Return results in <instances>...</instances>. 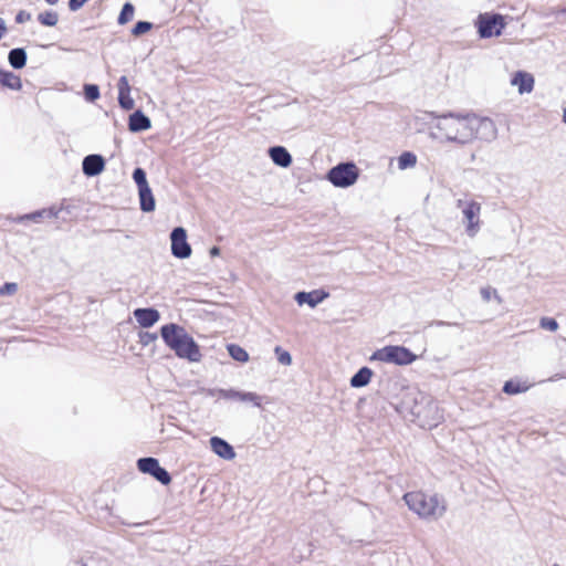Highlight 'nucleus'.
<instances>
[{"label":"nucleus","mask_w":566,"mask_h":566,"mask_svg":"<svg viewBox=\"0 0 566 566\" xmlns=\"http://www.w3.org/2000/svg\"><path fill=\"white\" fill-rule=\"evenodd\" d=\"M428 115L432 123L430 137L441 143L465 146L475 140L491 143L497 138V126L490 117L454 112Z\"/></svg>","instance_id":"nucleus-1"},{"label":"nucleus","mask_w":566,"mask_h":566,"mask_svg":"<svg viewBox=\"0 0 566 566\" xmlns=\"http://www.w3.org/2000/svg\"><path fill=\"white\" fill-rule=\"evenodd\" d=\"M401 408L423 429H433L443 420V413L438 403L420 390L409 391L401 401Z\"/></svg>","instance_id":"nucleus-2"},{"label":"nucleus","mask_w":566,"mask_h":566,"mask_svg":"<svg viewBox=\"0 0 566 566\" xmlns=\"http://www.w3.org/2000/svg\"><path fill=\"white\" fill-rule=\"evenodd\" d=\"M160 335L165 344L179 358L188 359L192 363L200 361L202 357L200 347L182 326L174 323L166 324L161 326Z\"/></svg>","instance_id":"nucleus-3"},{"label":"nucleus","mask_w":566,"mask_h":566,"mask_svg":"<svg viewBox=\"0 0 566 566\" xmlns=\"http://www.w3.org/2000/svg\"><path fill=\"white\" fill-rule=\"evenodd\" d=\"M402 499L408 509L423 520L436 521L446 512V503L438 494L412 491Z\"/></svg>","instance_id":"nucleus-4"},{"label":"nucleus","mask_w":566,"mask_h":566,"mask_svg":"<svg viewBox=\"0 0 566 566\" xmlns=\"http://www.w3.org/2000/svg\"><path fill=\"white\" fill-rule=\"evenodd\" d=\"M455 206L461 211L465 234L469 238H474L480 232L482 226V205L472 198H461L457 200Z\"/></svg>","instance_id":"nucleus-5"},{"label":"nucleus","mask_w":566,"mask_h":566,"mask_svg":"<svg viewBox=\"0 0 566 566\" xmlns=\"http://www.w3.org/2000/svg\"><path fill=\"white\" fill-rule=\"evenodd\" d=\"M418 356L405 346L387 345L375 350L369 357L370 361L407 366L416 361Z\"/></svg>","instance_id":"nucleus-6"},{"label":"nucleus","mask_w":566,"mask_h":566,"mask_svg":"<svg viewBox=\"0 0 566 566\" xmlns=\"http://www.w3.org/2000/svg\"><path fill=\"white\" fill-rule=\"evenodd\" d=\"M360 175V170L353 161L340 163L331 168L326 179L336 188H349L354 186Z\"/></svg>","instance_id":"nucleus-7"},{"label":"nucleus","mask_w":566,"mask_h":566,"mask_svg":"<svg viewBox=\"0 0 566 566\" xmlns=\"http://www.w3.org/2000/svg\"><path fill=\"white\" fill-rule=\"evenodd\" d=\"M475 25L478 28L479 35L483 39H488L500 36L502 34V30L506 25V21L505 17L501 14L485 12L478 17Z\"/></svg>","instance_id":"nucleus-8"},{"label":"nucleus","mask_w":566,"mask_h":566,"mask_svg":"<svg viewBox=\"0 0 566 566\" xmlns=\"http://www.w3.org/2000/svg\"><path fill=\"white\" fill-rule=\"evenodd\" d=\"M133 180L138 189L139 205L144 212H153L156 208V201L153 190L147 181L146 172L142 168H136L133 172Z\"/></svg>","instance_id":"nucleus-9"},{"label":"nucleus","mask_w":566,"mask_h":566,"mask_svg":"<svg viewBox=\"0 0 566 566\" xmlns=\"http://www.w3.org/2000/svg\"><path fill=\"white\" fill-rule=\"evenodd\" d=\"M171 253L178 259H188L191 253V247L187 241V231L182 227L175 228L170 233Z\"/></svg>","instance_id":"nucleus-10"},{"label":"nucleus","mask_w":566,"mask_h":566,"mask_svg":"<svg viewBox=\"0 0 566 566\" xmlns=\"http://www.w3.org/2000/svg\"><path fill=\"white\" fill-rule=\"evenodd\" d=\"M137 468L140 472L150 474L164 485H168L171 482L169 473L159 465L158 460L155 458L139 459L137 461Z\"/></svg>","instance_id":"nucleus-11"},{"label":"nucleus","mask_w":566,"mask_h":566,"mask_svg":"<svg viewBox=\"0 0 566 566\" xmlns=\"http://www.w3.org/2000/svg\"><path fill=\"white\" fill-rule=\"evenodd\" d=\"M219 396L227 400H235L244 403H251L256 408H261L263 397L253 391H243L238 389H220Z\"/></svg>","instance_id":"nucleus-12"},{"label":"nucleus","mask_w":566,"mask_h":566,"mask_svg":"<svg viewBox=\"0 0 566 566\" xmlns=\"http://www.w3.org/2000/svg\"><path fill=\"white\" fill-rule=\"evenodd\" d=\"M328 297L329 293L323 289H317L310 292H298L294 295V300L297 305H308L311 308L316 307Z\"/></svg>","instance_id":"nucleus-13"},{"label":"nucleus","mask_w":566,"mask_h":566,"mask_svg":"<svg viewBox=\"0 0 566 566\" xmlns=\"http://www.w3.org/2000/svg\"><path fill=\"white\" fill-rule=\"evenodd\" d=\"M511 85L517 88L518 94H530L534 90L535 78L526 71H517L512 75Z\"/></svg>","instance_id":"nucleus-14"},{"label":"nucleus","mask_w":566,"mask_h":566,"mask_svg":"<svg viewBox=\"0 0 566 566\" xmlns=\"http://www.w3.org/2000/svg\"><path fill=\"white\" fill-rule=\"evenodd\" d=\"M211 451L219 458L231 461L235 458V451L233 447L226 440L219 437H212L209 440Z\"/></svg>","instance_id":"nucleus-15"},{"label":"nucleus","mask_w":566,"mask_h":566,"mask_svg":"<svg viewBox=\"0 0 566 566\" xmlns=\"http://www.w3.org/2000/svg\"><path fill=\"white\" fill-rule=\"evenodd\" d=\"M83 172L88 176H97L105 168V160L101 155H88L83 159Z\"/></svg>","instance_id":"nucleus-16"},{"label":"nucleus","mask_w":566,"mask_h":566,"mask_svg":"<svg viewBox=\"0 0 566 566\" xmlns=\"http://www.w3.org/2000/svg\"><path fill=\"white\" fill-rule=\"evenodd\" d=\"M134 317L142 327L148 328L159 321L160 314L155 308H137L134 311Z\"/></svg>","instance_id":"nucleus-17"},{"label":"nucleus","mask_w":566,"mask_h":566,"mask_svg":"<svg viewBox=\"0 0 566 566\" xmlns=\"http://www.w3.org/2000/svg\"><path fill=\"white\" fill-rule=\"evenodd\" d=\"M268 155L274 165L281 168H289L292 165V156L283 146H273L268 150Z\"/></svg>","instance_id":"nucleus-18"},{"label":"nucleus","mask_w":566,"mask_h":566,"mask_svg":"<svg viewBox=\"0 0 566 566\" xmlns=\"http://www.w3.org/2000/svg\"><path fill=\"white\" fill-rule=\"evenodd\" d=\"M151 127L150 119L140 111L134 112L129 116L128 128L133 133L147 130Z\"/></svg>","instance_id":"nucleus-19"},{"label":"nucleus","mask_w":566,"mask_h":566,"mask_svg":"<svg viewBox=\"0 0 566 566\" xmlns=\"http://www.w3.org/2000/svg\"><path fill=\"white\" fill-rule=\"evenodd\" d=\"M371 377V369L368 367H363L350 378V386L354 388L365 387L370 382Z\"/></svg>","instance_id":"nucleus-20"},{"label":"nucleus","mask_w":566,"mask_h":566,"mask_svg":"<svg viewBox=\"0 0 566 566\" xmlns=\"http://www.w3.org/2000/svg\"><path fill=\"white\" fill-rule=\"evenodd\" d=\"M531 385L521 380H507L503 386V391L507 395H517L527 391Z\"/></svg>","instance_id":"nucleus-21"},{"label":"nucleus","mask_w":566,"mask_h":566,"mask_svg":"<svg viewBox=\"0 0 566 566\" xmlns=\"http://www.w3.org/2000/svg\"><path fill=\"white\" fill-rule=\"evenodd\" d=\"M8 60L13 69H22L27 62V53L23 49H13L9 52Z\"/></svg>","instance_id":"nucleus-22"},{"label":"nucleus","mask_w":566,"mask_h":566,"mask_svg":"<svg viewBox=\"0 0 566 566\" xmlns=\"http://www.w3.org/2000/svg\"><path fill=\"white\" fill-rule=\"evenodd\" d=\"M417 161H418V158L413 153L403 151L397 158L398 169L406 170V169L413 168L417 165Z\"/></svg>","instance_id":"nucleus-23"},{"label":"nucleus","mask_w":566,"mask_h":566,"mask_svg":"<svg viewBox=\"0 0 566 566\" xmlns=\"http://www.w3.org/2000/svg\"><path fill=\"white\" fill-rule=\"evenodd\" d=\"M0 83L11 90L21 88V80L11 72L0 70Z\"/></svg>","instance_id":"nucleus-24"},{"label":"nucleus","mask_w":566,"mask_h":566,"mask_svg":"<svg viewBox=\"0 0 566 566\" xmlns=\"http://www.w3.org/2000/svg\"><path fill=\"white\" fill-rule=\"evenodd\" d=\"M227 349L231 358L239 363H248L250 359L248 352L239 345L230 344Z\"/></svg>","instance_id":"nucleus-25"},{"label":"nucleus","mask_w":566,"mask_h":566,"mask_svg":"<svg viewBox=\"0 0 566 566\" xmlns=\"http://www.w3.org/2000/svg\"><path fill=\"white\" fill-rule=\"evenodd\" d=\"M480 295L482 300L486 303L491 301H495L497 304L503 303L502 296L499 294L497 290L492 286H484L480 290Z\"/></svg>","instance_id":"nucleus-26"},{"label":"nucleus","mask_w":566,"mask_h":566,"mask_svg":"<svg viewBox=\"0 0 566 566\" xmlns=\"http://www.w3.org/2000/svg\"><path fill=\"white\" fill-rule=\"evenodd\" d=\"M112 563L108 558L102 555H91L80 560V566H111Z\"/></svg>","instance_id":"nucleus-27"},{"label":"nucleus","mask_w":566,"mask_h":566,"mask_svg":"<svg viewBox=\"0 0 566 566\" xmlns=\"http://www.w3.org/2000/svg\"><path fill=\"white\" fill-rule=\"evenodd\" d=\"M38 20L43 25L54 27L59 21V17H57V13L54 11H45L38 15Z\"/></svg>","instance_id":"nucleus-28"},{"label":"nucleus","mask_w":566,"mask_h":566,"mask_svg":"<svg viewBox=\"0 0 566 566\" xmlns=\"http://www.w3.org/2000/svg\"><path fill=\"white\" fill-rule=\"evenodd\" d=\"M134 7L133 4L130 3H125L122 11H120V14L118 17V23L119 24H125L127 23L128 21H130L134 17Z\"/></svg>","instance_id":"nucleus-29"},{"label":"nucleus","mask_w":566,"mask_h":566,"mask_svg":"<svg viewBox=\"0 0 566 566\" xmlns=\"http://www.w3.org/2000/svg\"><path fill=\"white\" fill-rule=\"evenodd\" d=\"M43 217H54V218H56L57 217V211H55L54 209L41 210V211H36L34 213H31V214H27V216L22 217V219H29V220L38 222Z\"/></svg>","instance_id":"nucleus-30"},{"label":"nucleus","mask_w":566,"mask_h":566,"mask_svg":"<svg viewBox=\"0 0 566 566\" xmlns=\"http://www.w3.org/2000/svg\"><path fill=\"white\" fill-rule=\"evenodd\" d=\"M119 106L125 111H130L135 107V101L130 96V93L118 94Z\"/></svg>","instance_id":"nucleus-31"},{"label":"nucleus","mask_w":566,"mask_h":566,"mask_svg":"<svg viewBox=\"0 0 566 566\" xmlns=\"http://www.w3.org/2000/svg\"><path fill=\"white\" fill-rule=\"evenodd\" d=\"M277 361L284 366H290L292 364V356L287 350L282 349L280 346L274 349Z\"/></svg>","instance_id":"nucleus-32"},{"label":"nucleus","mask_w":566,"mask_h":566,"mask_svg":"<svg viewBox=\"0 0 566 566\" xmlns=\"http://www.w3.org/2000/svg\"><path fill=\"white\" fill-rule=\"evenodd\" d=\"M85 98L87 101L94 102L99 97L98 86L93 84H87L84 87Z\"/></svg>","instance_id":"nucleus-33"},{"label":"nucleus","mask_w":566,"mask_h":566,"mask_svg":"<svg viewBox=\"0 0 566 566\" xmlns=\"http://www.w3.org/2000/svg\"><path fill=\"white\" fill-rule=\"evenodd\" d=\"M151 23L146 21H139L136 23V25L133 29V34L135 36H139L142 34L147 33L151 29Z\"/></svg>","instance_id":"nucleus-34"},{"label":"nucleus","mask_w":566,"mask_h":566,"mask_svg":"<svg viewBox=\"0 0 566 566\" xmlns=\"http://www.w3.org/2000/svg\"><path fill=\"white\" fill-rule=\"evenodd\" d=\"M539 326L544 329L556 332L558 329V323L556 319L551 317H543L539 321Z\"/></svg>","instance_id":"nucleus-35"},{"label":"nucleus","mask_w":566,"mask_h":566,"mask_svg":"<svg viewBox=\"0 0 566 566\" xmlns=\"http://www.w3.org/2000/svg\"><path fill=\"white\" fill-rule=\"evenodd\" d=\"M117 87H118V94L130 93V85H129L128 78L126 76L119 77Z\"/></svg>","instance_id":"nucleus-36"},{"label":"nucleus","mask_w":566,"mask_h":566,"mask_svg":"<svg viewBox=\"0 0 566 566\" xmlns=\"http://www.w3.org/2000/svg\"><path fill=\"white\" fill-rule=\"evenodd\" d=\"M18 285L17 283H6L0 287V295H12L17 292Z\"/></svg>","instance_id":"nucleus-37"},{"label":"nucleus","mask_w":566,"mask_h":566,"mask_svg":"<svg viewBox=\"0 0 566 566\" xmlns=\"http://www.w3.org/2000/svg\"><path fill=\"white\" fill-rule=\"evenodd\" d=\"M30 19H31V14L24 10L19 11L15 17V21L18 23H24V22L29 21Z\"/></svg>","instance_id":"nucleus-38"},{"label":"nucleus","mask_w":566,"mask_h":566,"mask_svg":"<svg viewBox=\"0 0 566 566\" xmlns=\"http://www.w3.org/2000/svg\"><path fill=\"white\" fill-rule=\"evenodd\" d=\"M87 0H70L69 7L72 11L78 10Z\"/></svg>","instance_id":"nucleus-39"},{"label":"nucleus","mask_w":566,"mask_h":566,"mask_svg":"<svg viewBox=\"0 0 566 566\" xmlns=\"http://www.w3.org/2000/svg\"><path fill=\"white\" fill-rule=\"evenodd\" d=\"M140 339H142L143 344L147 345L150 342L156 340L157 339V335L156 334H150V333H145L144 335L140 336Z\"/></svg>","instance_id":"nucleus-40"},{"label":"nucleus","mask_w":566,"mask_h":566,"mask_svg":"<svg viewBox=\"0 0 566 566\" xmlns=\"http://www.w3.org/2000/svg\"><path fill=\"white\" fill-rule=\"evenodd\" d=\"M7 27L2 18H0V40L4 36Z\"/></svg>","instance_id":"nucleus-41"},{"label":"nucleus","mask_w":566,"mask_h":566,"mask_svg":"<svg viewBox=\"0 0 566 566\" xmlns=\"http://www.w3.org/2000/svg\"><path fill=\"white\" fill-rule=\"evenodd\" d=\"M209 254L210 256L214 258V256H218L220 254V248L218 247H212L210 250H209Z\"/></svg>","instance_id":"nucleus-42"},{"label":"nucleus","mask_w":566,"mask_h":566,"mask_svg":"<svg viewBox=\"0 0 566 566\" xmlns=\"http://www.w3.org/2000/svg\"><path fill=\"white\" fill-rule=\"evenodd\" d=\"M60 0H45L46 3H49L50 6H54L59 2Z\"/></svg>","instance_id":"nucleus-43"},{"label":"nucleus","mask_w":566,"mask_h":566,"mask_svg":"<svg viewBox=\"0 0 566 566\" xmlns=\"http://www.w3.org/2000/svg\"><path fill=\"white\" fill-rule=\"evenodd\" d=\"M559 378H562V376L555 375V376L549 378V381H554V380L559 379Z\"/></svg>","instance_id":"nucleus-44"},{"label":"nucleus","mask_w":566,"mask_h":566,"mask_svg":"<svg viewBox=\"0 0 566 566\" xmlns=\"http://www.w3.org/2000/svg\"><path fill=\"white\" fill-rule=\"evenodd\" d=\"M563 120L566 124V108L564 109V113H563Z\"/></svg>","instance_id":"nucleus-45"},{"label":"nucleus","mask_w":566,"mask_h":566,"mask_svg":"<svg viewBox=\"0 0 566 566\" xmlns=\"http://www.w3.org/2000/svg\"><path fill=\"white\" fill-rule=\"evenodd\" d=\"M558 13H566V8L558 11Z\"/></svg>","instance_id":"nucleus-46"}]
</instances>
